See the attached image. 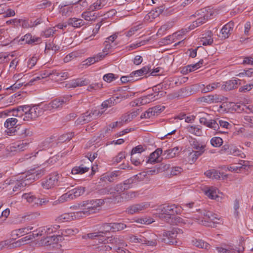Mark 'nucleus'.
<instances>
[{
  "label": "nucleus",
  "instance_id": "obj_18",
  "mask_svg": "<svg viewBox=\"0 0 253 253\" xmlns=\"http://www.w3.org/2000/svg\"><path fill=\"white\" fill-rule=\"evenodd\" d=\"M234 23L233 22H229L226 24L220 31L219 37L222 39H227L229 37L233 31Z\"/></svg>",
  "mask_w": 253,
  "mask_h": 253
},
{
  "label": "nucleus",
  "instance_id": "obj_24",
  "mask_svg": "<svg viewBox=\"0 0 253 253\" xmlns=\"http://www.w3.org/2000/svg\"><path fill=\"white\" fill-rule=\"evenodd\" d=\"M239 79L228 81L222 85L221 89L225 91H229L237 87Z\"/></svg>",
  "mask_w": 253,
  "mask_h": 253
},
{
  "label": "nucleus",
  "instance_id": "obj_5",
  "mask_svg": "<svg viewBox=\"0 0 253 253\" xmlns=\"http://www.w3.org/2000/svg\"><path fill=\"white\" fill-rule=\"evenodd\" d=\"M59 228L60 226L58 225H53L40 227L36 231H34L32 235H30L29 236H26L22 238L23 242L38 236H48L52 233H55Z\"/></svg>",
  "mask_w": 253,
  "mask_h": 253
},
{
  "label": "nucleus",
  "instance_id": "obj_60",
  "mask_svg": "<svg viewBox=\"0 0 253 253\" xmlns=\"http://www.w3.org/2000/svg\"><path fill=\"white\" fill-rule=\"evenodd\" d=\"M223 140L219 137H213L211 140V145L214 147H219L223 144Z\"/></svg>",
  "mask_w": 253,
  "mask_h": 253
},
{
  "label": "nucleus",
  "instance_id": "obj_1",
  "mask_svg": "<svg viewBox=\"0 0 253 253\" xmlns=\"http://www.w3.org/2000/svg\"><path fill=\"white\" fill-rule=\"evenodd\" d=\"M72 95H66L56 98L47 104H39L32 107L21 106L13 111V115L18 118L23 117L24 121H30L35 119L42 115L44 111L54 112L63 107L64 104L67 103L71 99Z\"/></svg>",
  "mask_w": 253,
  "mask_h": 253
},
{
  "label": "nucleus",
  "instance_id": "obj_16",
  "mask_svg": "<svg viewBox=\"0 0 253 253\" xmlns=\"http://www.w3.org/2000/svg\"><path fill=\"white\" fill-rule=\"evenodd\" d=\"M77 211L73 212L64 213L58 216L56 221L59 223L70 222L73 220L79 219Z\"/></svg>",
  "mask_w": 253,
  "mask_h": 253
},
{
  "label": "nucleus",
  "instance_id": "obj_29",
  "mask_svg": "<svg viewBox=\"0 0 253 253\" xmlns=\"http://www.w3.org/2000/svg\"><path fill=\"white\" fill-rule=\"evenodd\" d=\"M119 97L118 96L115 97L113 96L110 98L108 99H107L103 101L101 105V109H107L108 108L111 107L112 106L115 105L117 104L119 101Z\"/></svg>",
  "mask_w": 253,
  "mask_h": 253
},
{
  "label": "nucleus",
  "instance_id": "obj_8",
  "mask_svg": "<svg viewBox=\"0 0 253 253\" xmlns=\"http://www.w3.org/2000/svg\"><path fill=\"white\" fill-rule=\"evenodd\" d=\"M104 112V111H100L96 110L87 111L80 116L76 121V123L78 125L87 123L93 119V116H95V117L100 116Z\"/></svg>",
  "mask_w": 253,
  "mask_h": 253
},
{
  "label": "nucleus",
  "instance_id": "obj_28",
  "mask_svg": "<svg viewBox=\"0 0 253 253\" xmlns=\"http://www.w3.org/2000/svg\"><path fill=\"white\" fill-rule=\"evenodd\" d=\"M12 57H10L11 61L9 64V68L11 70H16L18 72H26L25 66H21L19 65V59L18 58H15L12 59Z\"/></svg>",
  "mask_w": 253,
  "mask_h": 253
},
{
  "label": "nucleus",
  "instance_id": "obj_35",
  "mask_svg": "<svg viewBox=\"0 0 253 253\" xmlns=\"http://www.w3.org/2000/svg\"><path fill=\"white\" fill-rule=\"evenodd\" d=\"M139 195V193L137 191H129L128 192L123 193L120 196H117L115 197V200L116 201L117 198H122L126 200H130L136 197H137Z\"/></svg>",
  "mask_w": 253,
  "mask_h": 253
},
{
  "label": "nucleus",
  "instance_id": "obj_25",
  "mask_svg": "<svg viewBox=\"0 0 253 253\" xmlns=\"http://www.w3.org/2000/svg\"><path fill=\"white\" fill-rule=\"evenodd\" d=\"M162 152L163 151L161 148H157L154 152L150 155L146 163L154 164L159 162V159L162 154Z\"/></svg>",
  "mask_w": 253,
  "mask_h": 253
},
{
  "label": "nucleus",
  "instance_id": "obj_36",
  "mask_svg": "<svg viewBox=\"0 0 253 253\" xmlns=\"http://www.w3.org/2000/svg\"><path fill=\"white\" fill-rule=\"evenodd\" d=\"M189 143L193 149H196L197 150L196 151H202L203 154L205 152V145L202 144L196 139L192 138L191 140L189 141Z\"/></svg>",
  "mask_w": 253,
  "mask_h": 253
},
{
  "label": "nucleus",
  "instance_id": "obj_47",
  "mask_svg": "<svg viewBox=\"0 0 253 253\" xmlns=\"http://www.w3.org/2000/svg\"><path fill=\"white\" fill-rule=\"evenodd\" d=\"M70 194H72L73 199L83 195L85 191V188L83 187H78L70 191Z\"/></svg>",
  "mask_w": 253,
  "mask_h": 253
},
{
  "label": "nucleus",
  "instance_id": "obj_63",
  "mask_svg": "<svg viewBox=\"0 0 253 253\" xmlns=\"http://www.w3.org/2000/svg\"><path fill=\"white\" fill-rule=\"evenodd\" d=\"M51 4V2L48 0H42L40 3L37 5L36 7L38 9H44L50 7Z\"/></svg>",
  "mask_w": 253,
  "mask_h": 253
},
{
  "label": "nucleus",
  "instance_id": "obj_49",
  "mask_svg": "<svg viewBox=\"0 0 253 253\" xmlns=\"http://www.w3.org/2000/svg\"><path fill=\"white\" fill-rule=\"evenodd\" d=\"M203 154L202 151H194L190 152L188 156V162L190 163H194L198 158Z\"/></svg>",
  "mask_w": 253,
  "mask_h": 253
},
{
  "label": "nucleus",
  "instance_id": "obj_50",
  "mask_svg": "<svg viewBox=\"0 0 253 253\" xmlns=\"http://www.w3.org/2000/svg\"><path fill=\"white\" fill-rule=\"evenodd\" d=\"M130 241L133 243L144 244L145 239L144 238V233L142 235H139L138 236L132 235L130 237Z\"/></svg>",
  "mask_w": 253,
  "mask_h": 253
},
{
  "label": "nucleus",
  "instance_id": "obj_23",
  "mask_svg": "<svg viewBox=\"0 0 253 253\" xmlns=\"http://www.w3.org/2000/svg\"><path fill=\"white\" fill-rule=\"evenodd\" d=\"M156 235L153 233H144V244L149 246H155L157 245Z\"/></svg>",
  "mask_w": 253,
  "mask_h": 253
},
{
  "label": "nucleus",
  "instance_id": "obj_58",
  "mask_svg": "<svg viewBox=\"0 0 253 253\" xmlns=\"http://www.w3.org/2000/svg\"><path fill=\"white\" fill-rule=\"evenodd\" d=\"M146 149V148L145 146L141 145H138L132 148L131 151V155L140 156L141 153L144 152Z\"/></svg>",
  "mask_w": 253,
  "mask_h": 253
},
{
  "label": "nucleus",
  "instance_id": "obj_7",
  "mask_svg": "<svg viewBox=\"0 0 253 253\" xmlns=\"http://www.w3.org/2000/svg\"><path fill=\"white\" fill-rule=\"evenodd\" d=\"M183 231L179 228H173L170 231H167L163 233V241L165 243L170 245L178 246L179 243L177 240L178 234H182Z\"/></svg>",
  "mask_w": 253,
  "mask_h": 253
},
{
  "label": "nucleus",
  "instance_id": "obj_12",
  "mask_svg": "<svg viewBox=\"0 0 253 253\" xmlns=\"http://www.w3.org/2000/svg\"><path fill=\"white\" fill-rule=\"evenodd\" d=\"M58 234L53 236H46L42 239L39 242V245L42 246H50L51 245L57 244L59 240H61L60 231H58Z\"/></svg>",
  "mask_w": 253,
  "mask_h": 253
},
{
  "label": "nucleus",
  "instance_id": "obj_41",
  "mask_svg": "<svg viewBox=\"0 0 253 253\" xmlns=\"http://www.w3.org/2000/svg\"><path fill=\"white\" fill-rule=\"evenodd\" d=\"M192 243L194 246L196 247L208 250L210 248V245L201 239H194L192 240Z\"/></svg>",
  "mask_w": 253,
  "mask_h": 253
},
{
  "label": "nucleus",
  "instance_id": "obj_45",
  "mask_svg": "<svg viewBox=\"0 0 253 253\" xmlns=\"http://www.w3.org/2000/svg\"><path fill=\"white\" fill-rule=\"evenodd\" d=\"M79 232V230L76 228H68L67 229H65L62 230L60 234L61 235V237L62 236H69L75 235L77 234Z\"/></svg>",
  "mask_w": 253,
  "mask_h": 253
},
{
  "label": "nucleus",
  "instance_id": "obj_34",
  "mask_svg": "<svg viewBox=\"0 0 253 253\" xmlns=\"http://www.w3.org/2000/svg\"><path fill=\"white\" fill-rule=\"evenodd\" d=\"M186 129L188 132L196 136H200L203 133L202 128L199 126L188 125Z\"/></svg>",
  "mask_w": 253,
  "mask_h": 253
},
{
  "label": "nucleus",
  "instance_id": "obj_13",
  "mask_svg": "<svg viewBox=\"0 0 253 253\" xmlns=\"http://www.w3.org/2000/svg\"><path fill=\"white\" fill-rule=\"evenodd\" d=\"M159 93L158 94H149L147 95H144L141 97H140L136 99L133 102L132 106L144 105L146 104L149 103L150 102H151L159 99Z\"/></svg>",
  "mask_w": 253,
  "mask_h": 253
},
{
  "label": "nucleus",
  "instance_id": "obj_21",
  "mask_svg": "<svg viewBox=\"0 0 253 253\" xmlns=\"http://www.w3.org/2000/svg\"><path fill=\"white\" fill-rule=\"evenodd\" d=\"M164 9L165 7L163 5L155 8L145 16V19L150 21H152L154 19L158 17L163 12Z\"/></svg>",
  "mask_w": 253,
  "mask_h": 253
},
{
  "label": "nucleus",
  "instance_id": "obj_26",
  "mask_svg": "<svg viewBox=\"0 0 253 253\" xmlns=\"http://www.w3.org/2000/svg\"><path fill=\"white\" fill-rule=\"evenodd\" d=\"M12 240H6L4 241H2L0 242V250L2 249L5 247H7L9 248H13V247H17L21 245V242H23V239H21L17 242H13L11 243Z\"/></svg>",
  "mask_w": 253,
  "mask_h": 253
},
{
  "label": "nucleus",
  "instance_id": "obj_64",
  "mask_svg": "<svg viewBox=\"0 0 253 253\" xmlns=\"http://www.w3.org/2000/svg\"><path fill=\"white\" fill-rule=\"evenodd\" d=\"M113 232L123 230L126 227V225L123 223H112Z\"/></svg>",
  "mask_w": 253,
  "mask_h": 253
},
{
  "label": "nucleus",
  "instance_id": "obj_55",
  "mask_svg": "<svg viewBox=\"0 0 253 253\" xmlns=\"http://www.w3.org/2000/svg\"><path fill=\"white\" fill-rule=\"evenodd\" d=\"M179 153V148L178 147H175L172 149L167 150L165 153L167 154L168 158H172L174 157Z\"/></svg>",
  "mask_w": 253,
  "mask_h": 253
},
{
  "label": "nucleus",
  "instance_id": "obj_40",
  "mask_svg": "<svg viewBox=\"0 0 253 253\" xmlns=\"http://www.w3.org/2000/svg\"><path fill=\"white\" fill-rule=\"evenodd\" d=\"M150 71V68L149 66H146L142 68L134 71L131 73V75L133 78L138 77L147 74Z\"/></svg>",
  "mask_w": 253,
  "mask_h": 253
},
{
  "label": "nucleus",
  "instance_id": "obj_27",
  "mask_svg": "<svg viewBox=\"0 0 253 253\" xmlns=\"http://www.w3.org/2000/svg\"><path fill=\"white\" fill-rule=\"evenodd\" d=\"M67 24L74 28H79L84 25L85 22L80 18L73 17L68 19Z\"/></svg>",
  "mask_w": 253,
  "mask_h": 253
},
{
  "label": "nucleus",
  "instance_id": "obj_39",
  "mask_svg": "<svg viewBox=\"0 0 253 253\" xmlns=\"http://www.w3.org/2000/svg\"><path fill=\"white\" fill-rule=\"evenodd\" d=\"M216 250L218 253H238V250L231 246L216 247Z\"/></svg>",
  "mask_w": 253,
  "mask_h": 253
},
{
  "label": "nucleus",
  "instance_id": "obj_53",
  "mask_svg": "<svg viewBox=\"0 0 253 253\" xmlns=\"http://www.w3.org/2000/svg\"><path fill=\"white\" fill-rule=\"evenodd\" d=\"M59 49V47L56 45L53 42L47 43L45 45V52L47 53L50 50L54 52ZM53 52V53H54Z\"/></svg>",
  "mask_w": 253,
  "mask_h": 253
},
{
  "label": "nucleus",
  "instance_id": "obj_43",
  "mask_svg": "<svg viewBox=\"0 0 253 253\" xmlns=\"http://www.w3.org/2000/svg\"><path fill=\"white\" fill-rule=\"evenodd\" d=\"M205 194L209 198L213 200H217L219 196L217 195V189L212 187L205 191Z\"/></svg>",
  "mask_w": 253,
  "mask_h": 253
},
{
  "label": "nucleus",
  "instance_id": "obj_6",
  "mask_svg": "<svg viewBox=\"0 0 253 253\" xmlns=\"http://www.w3.org/2000/svg\"><path fill=\"white\" fill-rule=\"evenodd\" d=\"M215 13L213 10L210 8L206 9L201 12L199 11L197 15L200 16L193 22L192 24L189 26L190 29L191 30L193 29L206 23L209 19L212 18Z\"/></svg>",
  "mask_w": 253,
  "mask_h": 253
},
{
  "label": "nucleus",
  "instance_id": "obj_59",
  "mask_svg": "<svg viewBox=\"0 0 253 253\" xmlns=\"http://www.w3.org/2000/svg\"><path fill=\"white\" fill-rule=\"evenodd\" d=\"M207 127L213 129L215 131H218L219 132L220 131L218 130L219 126L218 123L215 120H209L208 124L206 126Z\"/></svg>",
  "mask_w": 253,
  "mask_h": 253
},
{
  "label": "nucleus",
  "instance_id": "obj_4",
  "mask_svg": "<svg viewBox=\"0 0 253 253\" xmlns=\"http://www.w3.org/2000/svg\"><path fill=\"white\" fill-rule=\"evenodd\" d=\"M156 211V214L160 219L169 223L171 222V218L174 214H178L181 213V207L175 204L161 205Z\"/></svg>",
  "mask_w": 253,
  "mask_h": 253
},
{
  "label": "nucleus",
  "instance_id": "obj_51",
  "mask_svg": "<svg viewBox=\"0 0 253 253\" xmlns=\"http://www.w3.org/2000/svg\"><path fill=\"white\" fill-rule=\"evenodd\" d=\"M38 60V58L36 56H33L29 59H26L25 62L27 64V68L30 69L33 68L36 64Z\"/></svg>",
  "mask_w": 253,
  "mask_h": 253
},
{
  "label": "nucleus",
  "instance_id": "obj_15",
  "mask_svg": "<svg viewBox=\"0 0 253 253\" xmlns=\"http://www.w3.org/2000/svg\"><path fill=\"white\" fill-rule=\"evenodd\" d=\"M224 96L215 94H210L199 98L200 101L208 104L217 103L224 101Z\"/></svg>",
  "mask_w": 253,
  "mask_h": 253
},
{
  "label": "nucleus",
  "instance_id": "obj_52",
  "mask_svg": "<svg viewBox=\"0 0 253 253\" xmlns=\"http://www.w3.org/2000/svg\"><path fill=\"white\" fill-rule=\"evenodd\" d=\"M22 198L27 200L29 203L34 202L35 204H38L39 199L31 193H25L22 195Z\"/></svg>",
  "mask_w": 253,
  "mask_h": 253
},
{
  "label": "nucleus",
  "instance_id": "obj_3",
  "mask_svg": "<svg viewBox=\"0 0 253 253\" xmlns=\"http://www.w3.org/2000/svg\"><path fill=\"white\" fill-rule=\"evenodd\" d=\"M103 204L104 201L101 199L91 200L83 201L77 206H74L71 208L78 211V214L81 219L99 211Z\"/></svg>",
  "mask_w": 253,
  "mask_h": 253
},
{
  "label": "nucleus",
  "instance_id": "obj_19",
  "mask_svg": "<svg viewBox=\"0 0 253 253\" xmlns=\"http://www.w3.org/2000/svg\"><path fill=\"white\" fill-rule=\"evenodd\" d=\"M33 134V132L30 128L24 127H19L15 131L13 135H17L20 139L25 138L27 137H30Z\"/></svg>",
  "mask_w": 253,
  "mask_h": 253
},
{
  "label": "nucleus",
  "instance_id": "obj_11",
  "mask_svg": "<svg viewBox=\"0 0 253 253\" xmlns=\"http://www.w3.org/2000/svg\"><path fill=\"white\" fill-rule=\"evenodd\" d=\"M150 207V203L148 202H143L135 204L129 206L126 210V213L129 214L138 213L141 211L145 210Z\"/></svg>",
  "mask_w": 253,
  "mask_h": 253
},
{
  "label": "nucleus",
  "instance_id": "obj_48",
  "mask_svg": "<svg viewBox=\"0 0 253 253\" xmlns=\"http://www.w3.org/2000/svg\"><path fill=\"white\" fill-rule=\"evenodd\" d=\"M28 184H29V183L23 181L22 178L20 177V179L19 180L17 179L15 182V185L13 187V191L14 192H18L19 190H21L22 188H24Z\"/></svg>",
  "mask_w": 253,
  "mask_h": 253
},
{
  "label": "nucleus",
  "instance_id": "obj_22",
  "mask_svg": "<svg viewBox=\"0 0 253 253\" xmlns=\"http://www.w3.org/2000/svg\"><path fill=\"white\" fill-rule=\"evenodd\" d=\"M220 85L221 84L219 82H213L207 85L202 84L200 85V88L202 93H206L217 89L219 87Z\"/></svg>",
  "mask_w": 253,
  "mask_h": 253
},
{
  "label": "nucleus",
  "instance_id": "obj_33",
  "mask_svg": "<svg viewBox=\"0 0 253 253\" xmlns=\"http://www.w3.org/2000/svg\"><path fill=\"white\" fill-rule=\"evenodd\" d=\"M130 182H129V180H126L123 183H120L116 185L114 187V192L116 191L118 193L120 194L123 192L125 190L131 188Z\"/></svg>",
  "mask_w": 253,
  "mask_h": 253
},
{
  "label": "nucleus",
  "instance_id": "obj_56",
  "mask_svg": "<svg viewBox=\"0 0 253 253\" xmlns=\"http://www.w3.org/2000/svg\"><path fill=\"white\" fill-rule=\"evenodd\" d=\"M74 136L73 132H70L66 134H64L60 136L58 139V143H63L66 141H69Z\"/></svg>",
  "mask_w": 253,
  "mask_h": 253
},
{
  "label": "nucleus",
  "instance_id": "obj_44",
  "mask_svg": "<svg viewBox=\"0 0 253 253\" xmlns=\"http://www.w3.org/2000/svg\"><path fill=\"white\" fill-rule=\"evenodd\" d=\"M13 54L7 52H0V64H6L10 61V57H13Z\"/></svg>",
  "mask_w": 253,
  "mask_h": 253
},
{
  "label": "nucleus",
  "instance_id": "obj_37",
  "mask_svg": "<svg viewBox=\"0 0 253 253\" xmlns=\"http://www.w3.org/2000/svg\"><path fill=\"white\" fill-rule=\"evenodd\" d=\"M69 77L67 72L63 71L53 70V80H64Z\"/></svg>",
  "mask_w": 253,
  "mask_h": 253
},
{
  "label": "nucleus",
  "instance_id": "obj_9",
  "mask_svg": "<svg viewBox=\"0 0 253 253\" xmlns=\"http://www.w3.org/2000/svg\"><path fill=\"white\" fill-rule=\"evenodd\" d=\"M57 144V143L56 142V140L55 139V138H47L39 145V151L36 152L32 153L30 154V156L27 157V159H31L32 157H36L37 154H38L39 151L42 150H45L49 148L54 147Z\"/></svg>",
  "mask_w": 253,
  "mask_h": 253
},
{
  "label": "nucleus",
  "instance_id": "obj_14",
  "mask_svg": "<svg viewBox=\"0 0 253 253\" xmlns=\"http://www.w3.org/2000/svg\"><path fill=\"white\" fill-rule=\"evenodd\" d=\"M18 122V119L15 118H10L7 119L4 124L6 129L5 133L9 136H13L14 134L15 131L17 129L16 124Z\"/></svg>",
  "mask_w": 253,
  "mask_h": 253
},
{
  "label": "nucleus",
  "instance_id": "obj_42",
  "mask_svg": "<svg viewBox=\"0 0 253 253\" xmlns=\"http://www.w3.org/2000/svg\"><path fill=\"white\" fill-rule=\"evenodd\" d=\"M173 26L171 22H168L163 25L158 30L157 35L158 36H162L165 35L166 31L170 29Z\"/></svg>",
  "mask_w": 253,
  "mask_h": 253
},
{
  "label": "nucleus",
  "instance_id": "obj_62",
  "mask_svg": "<svg viewBox=\"0 0 253 253\" xmlns=\"http://www.w3.org/2000/svg\"><path fill=\"white\" fill-rule=\"evenodd\" d=\"M112 223H104L102 226V229L99 232L100 234H105L109 232H113V227H112Z\"/></svg>",
  "mask_w": 253,
  "mask_h": 253
},
{
  "label": "nucleus",
  "instance_id": "obj_20",
  "mask_svg": "<svg viewBox=\"0 0 253 253\" xmlns=\"http://www.w3.org/2000/svg\"><path fill=\"white\" fill-rule=\"evenodd\" d=\"M89 83L88 80L84 78H78L70 81L67 84L68 88H75L87 85Z\"/></svg>",
  "mask_w": 253,
  "mask_h": 253
},
{
  "label": "nucleus",
  "instance_id": "obj_61",
  "mask_svg": "<svg viewBox=\"0 0 253 253\" xmlns=\"http://www.w3.org/2000/svg\"><path fill=\"white\" fill-rule=\"evenodd\" d=\"M71 200H73V196L72 194H70V191H68L61 196L58 201L59 203H62Z\"/></svg>",
  "mask_w": 253,
  "mask_h": 253
},
{
  "label": "nucleus",
  "instance_id": "obj_17",
  "mask_svg": "<svg viewBox=\"0 0 253 253\" xmlns=\"http://www.w3.org/2000/svg\"><path fill=\"white\" fill-rule=\"evenodd\" d=\"M44 173V170L42 169L33 171L32 172H28L27 174H23L20 176L22 180L25 182L28 181L34 180L39 178Z\"/></svg>",
  "mask_w": 253,
  "mask_h": 253
},
{
  "label": "nucleus",
  "instance_id": "obj_31",
  "mask_svg": "<svg viewBox=\"0 0 253 253\" xmlns=\"http://www.w3.org/2000/svg\"><path fill=\"white\" fill-rule=\"evenodd\" d=\"M82 238L84 239L98 238L99 240V242L100 243L105 244L106 242H108L106 238L102 236L101 234H100L99 232L87 234L86 235L83 236Z\"/></svg>",
  "mask_w": 253,
  "mask_h": 253
},
{
  "label": "nucleus",
  "instance_id": "obj_46",
  "mask_svg": "<svg viewBox=\"0 0 253 253\" xmlns=\"http://www.w3.org/2000/svg\"><path fill=\"white\" fill-rule=\"evenodd\" d=\"M33 227L31 226H28L18 230L13 231L12 234H16L17 236H22L24 234H28L29 232L32 230Z\"/></svg>",
  "mask_w": 253,
  "mask_h": 253
},
{
  "label": "nucleus",
  "instance_id": "obj_10",
  "mask_svg": "<svg viewBox=\"0 0 253 253\" xmlns=\"http://www.w3.org/2000/svg\"><path fill=\"white\" fill-rule=\"evenodd\" d=\"M60 177V175L57 172L51 173L46 179L42 182V185L43 188L47 189L53 188L58 185Z\"/></svg>",
  "mask_w": 253,
  "mask_h": 253
},
{
  "label": "nucleus",
  "instance_id": "obj_57",
  "mask_svg": "<svg viewBox=\"0 0 253 253\" xmlns=\"http://www.w3.org/2000/svg\"><path fill=\"white\" fill-rule=\"evenodd\" d=\"M82 17L86 21H94L96 16L91 11H85L82 14Z\"/></svg>",
  "mask_w": 253,
  "mask_h": 253
},
{
  "label": "nucleus",
  "instance_id": "obj_38",
  "mask_svg": "<svg viewBox=\"0 0 253 253\" xmlns=\"http://www.w3.org/2000/svg\"><path fill=\"white\" fill-rule=\"evenodd\" d=\"M89 169V167H85L83 165H81L80 166L74 167L72 169L71 173L73 174H82L87 172Z\"/></svg>",
  "mask_w": 253,
  "mask_h": 253
},
{
  "label": "nucleus",
  "instance_id": "obj_32",
  "mask_svg": "<svg viewBox=\"0 0 253 253\" xmlns=\"http://www.w3.org/2000/svg\"><path fill=\"white\" fill-rule=\"evenodd\" d=\"M212 34L211 31H208L203 35L200 40L201 44L203 45H211L213 42Z\"/></svg>",
  "mask_w": 253,
  "mask_h": 253
},
{
  "label": "nucleus",
  "instance_id": "obj_30",
  "mask_svg": "<svg viewBox=\"0 0 253 253\" xmlns=\"http://www.w3.org/2000/svg\"><path fill=\"white\" fill-rule=\"evenodd\" d=\"M109 0H97L89 6L91 11L98 10L107 6Z\"/></svg>",
  "mask_w": 253,
  "mask_h": 253
},
{
  "label": "nucleus",
  "instance_id": "obj_54",
  "mask_svg": "<svg viewBox=\"0 0 253 253\" xmlns=\"http://www.w3.org/2000/svg\"><path fill=\"white\" fill-rule=\"evenodd\" d=\"M31 140L22 141L19 143H15L18 151L21 152L26 150L28 148L30 143L31 142Z\"/></svg>",
  "mask_w": 253,
  "mask_h": 253
},
{
  "label": "nucleus",
  "instance_id": "obj_2",
  "mask_svg": "<svg viewBox=\"0 0 253 253\" xmlns=\"http://www.w3.org/2000/svg\"><path fill=\"white\" fill-rule=\"evenodd\" d=\"M198 214H194L193 217L173 216L170 224H175L179 226H189L193 224L194 222L206 226L212 227L215 224H218L221 221L219 215L213 212L205 210L196 209Z\"/></svg>",
  "mask_w": 253,
  "mask_h": 253
}]
</instances>
